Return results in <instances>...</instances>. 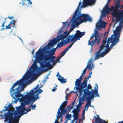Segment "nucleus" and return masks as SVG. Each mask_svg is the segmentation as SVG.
<instances>
[{
	"instance_id": "nucleus-9",
	"label": "nucleus",
	"mask_w": 123,
	"mask_h": 123,
	"mask_svg": "<svg viewBox=\"0 0 123 123\" xmlns=\"http://www.w3.org/2000/svg\"><path fill=\"white\" fill-rule=\"evenodd\" d=\"M67 102L66 101H64L60 106V108L58 109V111L57 114L58 115L57 116V120H58L59 118H62V116L63 115L66 114L67 113V111L68 110V108H67V110L66 111L65 109L67 105Z\"/></svg>"
},
{
	"instance_id": "nucleus-30",
	"label": "nucleus",
	"mask_w": 123,
	"mask_h": 123,
	"mask_svg": "<svg viewBox=\"0 0 123 123\" xmlns=\"http://www.w3.org/2000/svg\"><path fill=\"white\" fill-rule=\"evenodd\" d=\"M26 110H25V111L23 112V114H26L28 112L30 111L31 110V106H29L27 108V109H25Z\"/></svg>"
},
{
	"instance_id": "nucleus-55",
	"label": "nucleus",
	"mask_w": 123,
	"mask_h": 123,
	"mask_svg": "<svg viewBox=\"0 0 123 123\" xmlns=\"http://www.w3.org/2000/svg\"><path fill=\"white\" fill-rule=\"evenodd\" d=\"M35 51V49H33L32 51V54L33 55L34 53V52Z\"/></svg>"
},
{
	"instance_id": "nucleus-26",
	"label": "nucleus",
	"mask_w": 123,
	"mask_h": 123,
	"mask_svg": "<svg viewBox=\"0 0 123 123\" xmlns=\"http://www.w3.org/2000/svg\"><path fill=\"white\" fill-rule=\"evenodd\" d=\"M92 58H91L90 60H89L88 62V64L86 66L87 68H88L89 69V71H91L92 69V67H91L92 65L90 63L91 62H92Z\"/></svg>"
},
{
	"instance_id": "nucleus-33",
	"label": "nucleus",
	"mask_w": 123,
	"mask_h": 123,
	"mask_svg": "<svg viewBox=\"0 0 123 123\" xmlns=\"http://www.w3.org/2000/svg\"><path fill=\"white\" fill-rule=\"evenodd\" d=\"M2 111H8V112L7 113H9V112H11L12 110H11L8 106H7V107H6L4 110H3Z\"/></svg>"
},
{
	"instance_id": "nucleus-4",
	"label": "nucleus",
	"mask_w": 123,
	"mask_h": 123,
	"mask_svg": "<svg viewBox=\"0 0 123 123\" xmlns=\"http://www.w3.org/2000/svg\"><path fill=\"white\" fill-rule=\"evenodd\" d=\"M20 108L18 107L15 111H14V109L12 110L11 112L9 113H6L4 115L1 114L0 115V117L1 118L0 119H3L4 116L5 120V122H6L8 121H9L7 123H18L19 121V118L21 116H19V114L23 115V113L22 110L19 109Z\"/></svg>"
},
{
	"instance_id": "nucleus-1",
	"label": "nucleus",
	"mask_w": 123,
	"mask_h": 123,
	"mask_svg": "<svg viewBox=\"0 0 123 123\" xmlns=\"http://www.w3.org/2000/svg\"><path fill=\"white\" fill-rule=\"evenodd\" d=\"M28 78L27 73H25L22 79L14 84L11 88L10 92L11 93V96L13 97L14 99H15V98H19L21 97L20 100L22 102H24L29 105L31 101V105H32L33 103L36 101H33V97L30 95V92H28V91H27L26 93H27V94L25 96H23L22 94L20 93L22 91L24 90L23 86V82L24 80H27Z\"/></svg>"
},
{
	"instance_id": "nucleus-62",
	"label": "nucleus",
	"mask_w": 123,
	"mask_h": 123,
	"mask_svg": "<svg viewBox=\"0 0 123 123\" xmlns=\"http://www.w3.org/2000/svg\"><path fill=\"white\" fill-rule=\"evenodd\" d=\"M43 86V85H41L39 87V88H40L41 87H42Z\"/></svg>"
},
{
	"instance_id": "nucleus-51",
	"label": "nucleus",
	"mask_w": 123,
	"mask_h": 123,
	"mask_svg": "<svg viewBox=\"0 0 123 123\" xmlns=\"http://www.w3.org/2000/svg\"><path fill=\"white\" fill-rule=\"evenodd\" d=\"M38 70V71H37V72H39L40 71H41L42 70V69L40 68H39L37 70Z\"/></svg>"
},
{
	"instance_id": "nucleus-56",
	"label": "nucleus",
	"mask_w": 123,
	"mask_h": 123,
	"mask_svg": "<svg viewBox=\"0 0 123 123\" xmlns=\"http://www.w3.org/2000/svg\"><path fill=\"white\" fill-rule=\"evenodd\" d=\"M94 64H92V66L91 65V67H92L93 68H94Z\"/></svg>"
},
{
	"instance_id": "nucleus-10",
	"label": "nucleus",
	"mask_w": 123,
	"mask_h": 123,
	"mask_svg": "<svg viewBox=\"0 0 123 123\" xmlns=\"http://www.w3.org/2000/svg\"><path fill=\"white\" fill-rule=\"evenodd\" d=\"M122 28V26L119 25L116 28V31H114V35L113 38L111 39L118 42L119 41V38L120 37V33Z\"/></svg>"
},
{
	"instance_id": "nucleus-13",
	"label": "nucleus",
	"mask_w": 123,
	"mask_h": 123,
	"mask_svg": "<svg viewBox=\"0 0 123 123\" xmlns=\"http://www.w3.org/2000/svg\"><path fill=\"white\" fill-rule=\"evenodd\" d=\"M120 0H117L115 3L116 5L114 8L115 11H113L111 13V15L113 17H116L118 13L119 8H121V5L120 4Z\"/></svg>"
},
{
	"instance_id": "nucleus-3",
	"label": "nucleus",
	"mask_w": 123,
	"mask_h": 123,
	"mask_svg": "<svg viewBox=\"0 0 123 123\" xmlns=\"http://www.w3.org/2000/svg\"><path fill=\"white\" fill-rule=\"evenodd\" d=\"M85 32H81L79 30L77 31L74 35L72 34L71 35H69L67 38V39L65 40H61V41L59 42L57 44V48H60L64 45H65L73 41V42L65 49L68 51L74 43L77 40H79L80 38L85 35Z\"/></svg>"
},
{
	"instance_id": "nucleus-25",
	"label": "nucleus",
	"mask_w": 123,
	"mask_h": 123,
	"mask_svg": "<svg viewBox=\"0 0 123 123\" xmlns=\"http://www.w3.org/2000/svg\"><path fill=\"white\" fill-rule=\"evenodd\" d=\"M72 105L71 106V105H69L66 108H65V109L66 111L67 110H66L67 109V108H68V110H67V112L68 111V113H69L70 111L74 107L73 105L75 104L74 101H73L72 102Z\"/></svg>"
},
{
	"instance_id": "nucleus-59",
	"label": "nucleus",
	"mask_w": 123,
	"mask_h": 123,
	"mask_svg": "<svg viewBox=\"0 0 123 123\" xmlns=\"http://www.w3.org/2000/svg\"><path fill=\"white\" fill-rule=\"evenodd\" d=\"M24 4L26 5V4H25L24 2L23 3H22V5H24Z\"/></svg>"
},
{
	"instance_id": "nucleus-7",
	"label": "nucleus",
	"mask_w": 123,
	"mask_h": 123,
	"mask_svg": "<svg viewBox=\"0 0 123 123\" xmlns=\"http://www.w3.org/2000/svg\"><path fill=\"white\" fill-rule=\"evenodd\" d=\"M81 0H80L78 6L76 8V10L75 11L74 15H73V18H74L75 17L77 18L78 15L79 16V19H82V18H83V20L85 22H86L87 21L91 22L92 21V18L90 17L89 15L87 14H81L80 11H79V7L81 4Z\"/></svg>"
},
{
	"instance_id": "nucleus-58",
	"label": "nucleus",
	"mask_w": 123,
	"mask_h": 123,
	"mask_svg": "<svg viewBox=\"0 0 123 123\" xmlns=\"http://www.w3.org/2000/svg\"><path fill=\"white\" fill-rule=\"evenodd\" d=\"M89 74H90L89 75H90V76H91V75L92 74V72H90Z\"/></svg>"
},
{
	"instance_id": "nucleus-64",
	"label": "nucleus",
	"mask_w": 123,
	"mask_h": 123,
	"mask_svg": "<svg viewBox=\"0 0 123 123\" xmlns=\"http://www.w3.org/2000/svg\"><path fill=\"white\" fill-rule=\"evenodd\" d=\"M75 120H74V119H73V120H72V122H74V121Z\"/></svg>"
},
{
	"instance_id": "nucleus-18",
	"label": "nucleus",
	"mask_w": 123,
	"mask_h": 123,
	"mask_svg": "<svg viewBox=\"0 0 123 123\" xmlns=\"http://www.w3.org/2000/svg\"><path fill=\"white\" fill-rule=\"evenodd\" d=\"M106 22L102 20L99 21V23H98L96 24V27L98 28V30H101L102 28H104L107 25Z\"/></svg>"
},
{
	"instance_id": "nucleus-60",
	"label": "nucleus",
	"mask_w": 123,
	"mask_h": 123,
	"mask_svg": "<svg viewBox=\"0 0 123 123\" xmlns=\"http://www.w3.org/2000/svg\"><path fill=\"white\" fill-rule=\"evenodd\" d=\"M3 112H4L2 110V111H0V113H2Z\"/></svg>"
},
{
	"instance_id": "nucleus-19",
	"label": "nucleus",
	"mask_w": 123,
	"mask_h": 123,
	"mask_svg": "<svg viewBox=\"0 0 123 123\" xmlns=\"http://www.w3.org/2000/svg\"><path fill=\"white\" fill-rule=\"evenodd\" d=\"M103 49L100 47L99 50L98 51L95 53V59H98L100 57L104 56V55L103 52L101 53V52L103 50Z\"/></svg>"
},
{
	"instance_id": "nucleus-20",
	"label": "nucleus",
	"mask_w": 123,
	"mask_h": 123,
	"mask_svg": "<svg viewBox=\"0 0 123 123\" xmlns=\"http://www.w3.org/2000/svg\"><path fill=\"white\" fill-rule=\"evenodd\" d=\"M87 67H86V68L83 71V72L81 74V75L79 77V79H76L75 81V83H77L78 85L79 84L83 79V78L84 77V75L86 74V68Z\"/></svg>"
},
{
	"instance_id": "nucleus-41",
	"label": "nucleus",
	"mask_w": 123,
	"mask_h": 123,
	"mask_svg": "<svg viewBox=\"0 0 123 123\" xmlns=\"http://www.w3.org/2000/svg\"><path fill=\"white\" fill-rule=\"evenodd\" d=\"M80 106H79L78 105H77L76 106L77 109H76V110H77L78 112H80Z\"/></svg>"
},
{
	"instance_id": "nucleus-31",
	"label": "nucleus",
	"mask_w": 123,
	"mask_h": 123,
	"mask_svg": "<svg viewBox=\"0 0 123 123\" xmlns=\"http://www.w3.org/2000/svg\"><path fill=\"white\" fill-rule=\"evenodd\" d=\"M39 86V85L38 84L36 86V87H34L33 88H34L33 90L34 91V92H35V93H37L38 91L39 88V87H38Z\"/></svg>"
},
{
	"instance_id": "nucleus-5",
	"label": "nucleus",
	"mask_w": 123,
	"mask_h": 123,
	"mask_svg": "<svg viewBox=\"0 0 123 123\" xmlns=\"http://www.w3.org/2000/svg\"><path fill=\"white\" fill-rule=\"evenodd\" d=\"M92 93L87 89H85L84 90V94L82 99L83 101H84L86 99L87 101L86 105L85 106V108L87 110L89 107V105L91 104V99L93 98L94 97H98L99 95L98 93V86L97 83L95 84L94 90L91 89Z\"/></svg>"
},
{
	"instance_id": "nucleus-28",
	"label": "nucleus",
	"mask_w": 123,
	"mask_h": 123,
	"mask_svg": "<svg viewBox=\"0 0 123 123\" xmlns=\"http://www.w3.org/2000/svg\"><path fill=\"white\" fill-rule=\"evenodd\" d=\"M58 79L59 81H60L61 83H64L67 82L66 80L64 79L63 77H62L61 78H58Z\"/></svg>"
},
{
	"instance_id": "nucleus-42",
	"label": "nucleus",
	"mask_w": 123,
	"mask_h": 123,
	"mask_svg": "<svg viewBox=\"0 0 123 123\" xmlns=\"http://www.w3.org/2000/svg\"><path fill=\"white\" fill-rule=\"evenodd\" d=\"M56 86L54 87L53 89L52 90V91L53 92H54L57 89L56 87L57 86V85H56Z\"/></svg>"
},
{
	"instance_id": "nucleus-21",
	"label": "nucleus",
	"mask_w": 123,
	"mask_h": 123,
	"mask_svg": "<svg viewBox=\"0 0 123 123\" xmlns=\"http://www.w3.org/2000/svg\"><path fill=\"white\" fill-rule=\"evenodd\" d=\"M98 117H96L95 115L94 116L93 118H95V122L94 123H109L108 122L105 120H103L101 119L99 117L98 115L97 116Z\"/></svg>"
},
{
	"instance_id": "nucleus-47",
	"label": "nucleus",
	"mask_w": 123,
	"mask_h": 123,
	"mask_svg": "<svg viewBox=\"0 0 123 123\" xmlns=\"http://www.w3.org/2000/svg\"><path fill=\"white\" fill-rule=\"evenodd\" d=\"M57 75H56V76L58 78H60L62 77V76L59 74V72L57 73Z\"/></svg>"
},
{
	"instance_id": "nucleus-43",
	"label": "nucleus",
	"mask_w": 123,
	"mask_h": 123,
	"mask_svg": "<svg viewBox=\"0 0 123 123\" xmlns=\"http://www.w3.org/2000/svg\"><path fill=\"white\" fill-rule=\"evenodd\" d=\"M94 37H95V36L94 34H93L90 37L89 40H91V39H92Z\"/></svg>"
},
{
	"instance_id": "nucleus-52",
	"label": "nucleus",
	"mask_w": 123,
	"mask_h": 123,
	"mask_svg": "<svg viewBox=\"0 0 123 123\" xmlns=\"http://www.w3.org/2000/svg\"><path fill=\"white\" fill-rule=\"evenodd\" d=\"M13 18V16H12L11 17H10V16H9L7 18H8L10 19H11Z\"/></svg>"
},
{
	"instance_id": "nucleus-12",
	"label": "nucleus",
	"mask_w": 123,
	"mask_h": 123,
	"mask_svg": "<svg viewBox=\"0 0 123 123\" xmlns=\"http://www.w3.org/2000/svg\"><path fill=\"white\" fill-rule=\"evenodd\" d=\"M38 91L37 93H35L33 90L34 88L30 90L29 92H30V95L31 97H33V100L34 101H36L39 98V95L43 91L40 88H38Z\"/></svg>"
},
{
	"instance_id": "nucleus-38",
	"label": "nucleus",
	"mask_w": 123,
	"mask_h": 123,
	"mask_svg": "<svg viewBox=\"0 0 123 123\" xmlns=\"http://www.w3.org/2000/svg\"><path fill=\"white\" fill-rule=\"evenodd\" d=\"M72 112L74 114H78V112L77 111V110H76V109H74L72 111Z\"/></svg>"
},
{
	"instance_id": "nucleus-8",
	"label": "nucleus",
	"mask_w": 123,
	"mask_h": 123,
	"mask_svg": "<svg viewBox=\"0 0 123 123\" xmlns=\"http://www.w3.org/2000/svg\"><path fill=\"white\" fill-rule=\"evenodd\" d=\"M91 76L89 75L86 80H84L82 83L80 82L79 85L75 82V86H76L74 88H76V90L79 92L80 95L82 94L83 91H84V89H83L87 87V81L89 78H91Z\"/></svg>"
},
{
	"instance_id": "nucleus-36",
	"label": "nucleus",
	"mask_w": 123,
	"mask_h": 123,
	"mask_svg": "<svg viewBox=\"0 0 123 123\" xmlns=\"http://www.w3.org/2000/svg\"><path fill=\"white\" fill-rule=\"evenodd\" d=\"M73 116L74 117V120H77L79 116L78 114H74Z\"/></svg>"
},
{
	"instance_id": "nucleus-63",
	"label": "nucleus",
	"mask_w": 123,
	"mask_h": 123,
	"mask_svg": "<svg viewBox=\"0 0 123 123\" xmlns=\"http://www.w3.org/2000/svg\"><path fill=\"white\" fill-rule=\"evenodd\" d=\"M85 109L86 108H85L83 110V113H85Z\"/></svg>"
},
{
	"instance_id": "nucleus-11",
	"label": "nucleus",
	"mask_w": 123,
	"mask_h": 123,
	"mask_svg": "<svg viewBox=\"0 0 123 123\" xmlns=\"http://www.w3.org/2000/svg\"><path fill=\"white\" fill-rule=\"evenodd\" d=\"M108 2H107L102 13V16L103 17L106 16V15H108L110 13V11L112 12L115 11L114 8L113 6H111V8L108 6Z\"/></svg>"
},
{
	"instance_id": "nucleus-40",
	"label": "nucleus",
	"mask_w": 123,
	"mask_h": 123,
	"mask_svg": "<svg viewBox=\"0 0 123 123\" xmlns=\"http://www.w3.org/2000/svg\"><path fill=\"white\" fill-rule=\"evenodd\" d=\"M31 106V109L33 110V109L35 110V108L36 107V105L35 104L34 105H30Z\"/></svg>"
},
{
	"instance_id": "nucleus-22",
	"label": "nucleus",
	"mask_w": 123,
	"mask_h": 123,
	"mask_svg": "<svg viewBox=\"0 0 123 123\" xmlns=\"http://www.w3.org/2000/svg\"><path fill=\"white\" fill-rule=\"evenodd\" d=\"M41 48H40V49H39L38 51L36 53V54L35 55V57L37 60H38L39 61H41L42 60H43V57L42 56L43 55H45L43 54L41 56H40V54L41 53V51L40 50V49Z\"/></svg>"
},
{
	"instance_id": "nucleus-17",
	"label": "nucleus",
	"mask_w": 123,
	"mask_h": 123,
	"mask_svg": "<svg viewBox=\"0 0 123 123\" xmlns=\"http://www.w3.org/2000/svg\"><path fill=\"white\" fill-rule=\"evenodd\" d=\"M98 30L97 29H96L93 34L95 36V40L96 41L97 40H98V42H101V38L103 36V34L101 33H98Z\"/></svg>"
},
{
	"instance_id": "nucleus-32",
	"label": "nucleus",
	"mask_w": 123,
	"mask_h": 123,
	"mask_svg": "<svg viewBox=\"0 0 123 123\" xmlns=\"http://www.w3.org/2000/svg\"><path fill=\"white\" fill-rule=\"evenodd\" d=\"M68 51L65 49L60 54L59 56L62 57Z\"/></svg>"
},
{
	"instance_id": "nucleus-39",
	"label": "nucleus",
	"mask_w": 123,
	"mask_h": 123,
	"mask_svg": "<svg viewBox=\"0 0 123 123\" xmlns=\"http://www.w3.org/2000/svg\"><path fill=\"white\" fill-rule=\"evenodd\" d=\"M57 48L59 49L58 48H57V47L55 49L53 48L54 49L53 50H52L51 51V53L52 52V53L51 54H52V55H54L55 54V52L56 51V49Z\"/></svg>"
},
{
	"instance_id": "nucleus-45",
	"label": "nucleus",
	"mask_w": 123,
	"mask_h": 123,
	"mask_svg": "<svg viewBox=\"0 0 123 123\" xmlns=\"http://www.w3.org/2000/svg\"><path fill=\"white\" fill-rule=\"evenodd\" d=\"M6 18H5V22H3V23L1 25V27H3L4 26V24L6 21Z\"/></svg>"
},
{
	"instance_id": "nucleus-2",
	"label": "nucleus",
	"mask_w": 123,
	"mask_h": 123,
	"mask_svg": "<svg viewBox=\"0 0 123 123\" xmlns=\"http://www.w3.org/2000/svg\"><path fill=\"white\" fill-rule=\"evenodd\" d=\"M79 16L78 15L77 18L75 17L74 18H73V16L72 19L68 24L67 21L65 22H62L63 25H65L62 28L64 29L67 28L68 27V26L70 24V23L72 22V27L68 32L67 30L66 31L62 34L63 31L61 30V29H60L58 32V35L56 38H54L52 40H51L48 44L44 47V49L47 50L52 46L57 44V42L60 41V40H64L65 38H66L68 37V35L69 33L76 27V25L85 22L83 19H79Z\"/></svg>"
},
{
	"instance_id": "nucleus-35",
	"label": "nucleus",
	"mask_w": 123,
	"mask_h": 123,
	"mask_svg": "<svg viewBox=\"0 0 123 123\" xmlns=\"http://www.w3.org/2000/svg\"><path fill=\"white\" fill-rule=\"evenodd\" d=\"M12 24V21H11L10 22V23H9V24L8 25H7V26H6V29H10L12 27L10 25Z\"/></svg>"
},
{
	"instance_id": "nucleus-49",
	"label": "nucleus",
	"mask_w": 123,
	"mask_h": 123,
	"mask_svg": "<svg viewBox=\"0 0 123 123\" xmlns=\"http://www.w3.org/2000/svg\"><path fill=\"white\" fill-rule=\"evenodd\" d=\"M53 62V65H54L57 62V61H56V60H53L52 61V62Z\"/></svg>"
},
{
	"instance_id": "nucleus-37",
	"label": "nucleus",
	"mask_w": 123,
	"mask_h": 123,
	"mask_svg": "<svg viewBox=\"0 0 123 123\" xmlns=\"http://www.w3.org/2000/svg\"><path fill=\"white\" fill-rule=\"evenodd\" d=\"M71 117V115L70 114H68L66 115V118L69 120Z\"/></svg>"
},
{
	"instance_id": "nucleus-34",
	"label": "nucleus",
	"mask_w": 123,
	"mask_h": 123,
	"mask_svg": "<svg viewBox=\"0 0 123 123\" xmlns=\"http://www.w3.org/2000/svg\"><path fill=\"white\" fill-rule=\"evenodd\" d=\"M83 97V96L82 97V98H80L79 99V104L78 105L79 106H81L83 104V101L82 98Z\"/></svg>"
},
{
	"instance_id": "nucleus-27",
	"label": "nucleus",
	"mask_w": 123,
	"mask_h": 123,
	"mask_svg": "<svg viewBox=\"0 0 123 123\" xmlns=\"http://www.w3.org/2000/svg\"><path fill=\"white\" fill-rule=\"evenodd\" d=\"M25 105L24 103H23L21 104V106H20L19 107L20 109V110H22L23 112V113L24 111H25V110H26L25 109L26 108L25 107Z\"/></svg>"
},
{
	"instance_id": "nucleus-61",
	"label": "nucleus",
	"mask_w": 123,
	"mask_h": 123,
	"mask_svg": "<svg viewBox=\"0 0 123 123\" xmlns=\"http://www.w3.org/2000/svg\"><path fill=\"white\" fill-rule=\"evenodd\" d=\"M49 78V77L48 76H47L45 77V78L46 79H48Z\"/></svg>"
},
{
	"instance_id": "nucleus-57",
	"label": "nucleus",
	"mask_w": 123,
	"mask_h": 123,
	"mask_svg": "<svg viewBox=\"0 0 123 123\" xmlns=\"http://www.w3.org/2000/svg\"><path fill=\"white\" fill-rule=\"evenodd\" d=\"M117 123H123V120L121 121H119Z\"/></svg>"
},
{
	"instance_id": "nucleus-6",
	"label": "nucleus",
	"mask_w": 123,
	"mask_h": 123,
	"mask_svg": "<svg viewBox=\"0 0 123 123\" xmlns=\"http://www.w3.org/2000/svg\"><path fill=\"white\" fill-rule=\"evenodd\" d=\"M45 55H43V57L45 63H43L41 64L42 68H49L52 66V65L50 63L52 61L54 60L55 58V56H53L52 54L51 53L50 51H46L44 52Z\"/></svg>"
},
{
	"instance_id": "nucleus-15",
	"label": "nucleus",
	"mask_w": 123,
	"mask_h": 123,
	"mask_svg": "<svg viewBox=\"0 0 123 123\" xmlns=\"http://www.w3.org/2000/svg\"><path fill=\"white\" fill-rule=\"evenodd\" d=\"M109 39L111 40V43L112 44L110 45V47H109L108 48H106L107 49H105V51H104L103 52L104 55H106L110 51V49L112 48L113 46L116 45L118 42L111 38H109Z\"/></svg>"
},
{
	"instance_id": "nucleus-23",
	"label": "nucleus",
	"mask_w": 123,
	"mask_h": 123,
	"mask_svg": "<svg viewBox=\"0 0 123 123\" xmlns=\"http://www.w3.org/2000/svg\"><path fill=\"white\" fill-rule=\"evenodd\" d=\"M98 40H97L95 41V39L93 40H92L91 41V40H89L88 42V44L89 45H91L92 47L94 45V43H96L97 44V45H98L99 43L100 42H98Z\"/></svg>"
},
{
	"instance_id": "nucleus-50",
	"label": "nucleus",
	"mask_w": 123,
	"mask_h": 123,
	"mask_svg": "<svg viewBox=\"0 0 123 123\" xmlns=\"http://www.w3.org/2000/svg\"><path fill=\"white\" fill-rule=\"evenodd\" d=\"M11 21H12V24H13V27H14L15 24V20H13Z\"/></svg>"
},
{
	"instance_id": "nucleus-46",
	"label": "nucleus",
	"mask_w": 123,
	"mask_h": 123,
	"mask_svg": "<svg viewBox=\"0 0 123 123\" xmlns=\"http://www.w3.org/2000/svg\"><path fill=\"white\" fill-rule=\"evenodd\" d=\"M61 57L59 56V57H57L56 59V61H57V62L60 61V60Z\"/></svg>"
},
{
	"instance_id": "nucleus-16",
	"label": "nucleus",
	"mask_w": 123,
	"mask_h": 123,
	"mask_svg": "<svg viewBox=\"0 0 123 123\" xmlns=\"http://www.w3.org/2000/svg\"><path fill=\"white\" fill-rule=\"evenodd\" d=\"M113 38V37L109 38L107 42L106 39H103L102 42V44L100 47L103 49H104V48L105 47L108 48L109 47L110 44L109 42L110 41L111 42V40L109 39V38Z\"/></svg>"
},
{
	"instance_id": "nucleus-48",
	"label": "nucleus",
	"mask_w": 123,
	"mask_h": 123,
	"mask_svg": "<svg viewBox=\"0 0 123 123\" xmlns=\"http://www.w3.org/2000/svg\"><path fill=\"white\" fill-rule=\"evenodd\" d=\"M22 1H26V0H22ZM27 1L29 2V3H30V4H32V2L30 0H27Z\"/></svg>"
},
{
	"instance_id": "nucleus-53",
	"label": "nucleus",
	"mask_w": 123,
	"mask_h": 123,
	"mask_svg": "<svg viewBox=\"0 0 123 123\" xmlns=\"http://www.w3.org/2000/svg\"><path fill=\"white\" fill-rule=\"evenodd\" d=\"M10 108V107H12V105L11 104H9L8 106Z\"/></svg>"
},
{
	"instance_id": "nucleus-14",
	"label": "nucleus",
	"mask_w": 123,
	"mask_h": 123,
	"mask_svg": "<svg viewBox=\"0 0 123 123\" xmlns=\"http://www.w3.org/2000/svg\"><path fill=\"white\" fill-rule=\"evenodd\" d=\"M116 20L115 25L120 21L119 25L122 26V24L123 23V9L119 13V15H116Z\"/></svg>"
},
{
	"instance_id": "nucleus-54",
	"label": "nucleus",
	"mask_w": 123,
	"mask_h": 123,
	"mask_svg": "<svg viewBox=\"0 0 123 123\" xmlns=\"http://www.w3.org/2000/svg\"><path fill=\"white\" fill-rule=\"evenodd\" d=\"M54 123H60L56 119L55 120V121Z\"/></svg>"
},
{
	"instance_id": "nucleus-44",
	"label": "nucleus",
	"mask_w": 123,
	"mask_h": 123,
	"mask_svg": "<svg viewBox=\"0 0 123 123\" xmlns=\"http://www.w3.org/2000/svg\"><path fill=\"white\" fill-rule=\"evenodd\" d=\"M92 87L91 85L90 84H89L88 85L87 88H86V89H87L89 91V89H91Z\"/></svg>"
},
{
	"instance_id": "nucleus-24",
	"label": "nucleus",
	"mask_w": 123,
	"mask_h": 123,
	"mask_svg": "<svg viewBox=\"0 0 123 123\" xmlns=\"http://www.w3.org/2000/svg\"><path fill=\"white\" fill-rule=\"evenodd\" d=\"M88 5H89V0H83L82 5L80 6V8H82Z\"/></svg>"
},
{
	"instance_id": "nucleus-29",
	"label": "nucleus",
	"mask_w": 123,
	"mask_h": 123,
	"mask_svg": "<svg viewBox=\"0 0 123 123\" xmlns=\"http://www.w3.org/2000/svg\"><path fill=\"white\" fill-rule=\"evenodd\" d=\"M96 1V0H89V5L92 6L94 5Z\"/></svg>"
}]
</instances>
